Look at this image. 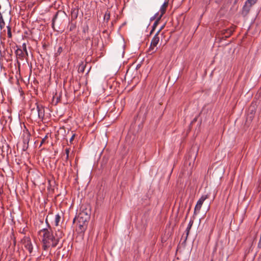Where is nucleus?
<instances>
[{
  "mask_svg": "<svg viewBox=\"0 0 261 261\" xmlns=\"http://www.w3.org/2000/svg\"><path fill=\"white\" fill-rule=\"evenodd\" d=\"M5 27V22L3 19L2 14L0 13V29L1 30L4 29Z\"/></svg>",
  "mask_w": 261,
  "mask_h": 261,
  "instance_id": "dca6fc26",
  "label": "nucleus"
},
{
  "mask_svg": "<svg viewBox=\"0 0 261 261\" xmlns=\"http://www.w3.org/2000/svg\"><path fill=\"white\" fill-rule=\"evenodd\" d=\"M223 31L224 32L223 34L225 35L226 37H228L232 34L233 32L234 31V29L233 28H230L225 30Z\"/></svg>",
  "mask_w": 261,
  "mask_h": 261,
  "instance_id": "4468645a",
  "label": "nucleus"
},
{
  "mask_svg": "<svg viewBox=\"0 0 261 261\" xmlns=\"http://www.w3.org/2000/svg\"><path fill=\"white\" fill-rule=\"evenodd\" d=\"M196 158V155L194 156H188L185 162V166L187 167V170L188 173H191L192 172Z\"/></svg>",
  "mask_w": 261,
  "mask_h": 261,
  "instance_id": "20e7f679",
  "label": "nucleus"
},
{
  "mask_svg": "<svg viewBox=\"0 0 261 261\" xmlns=\"http://www.w3.org/2000/svg\"><path fill=\"white\" fill-rule=\"evenodd\" d=\"M190 208H189V209L188 210V213H187V215H186V219L187 218V216H188V213H189V211H190Z\"/></svg>",
  "mask_w": 261,
  "mask_h": 261,
  "instance_id": "2f4dec72",
  "label": "nucleus"
},
{
  "mask_svg": "<svg viewBox=\"0 0 261 261\" xmlns=\"http://www.w3.org/2000/svg\"><path fill=\"white\" fill-rule=\"evenodd\" d=\"M62 50H63L62 47L61 46H60L58 48L57 53L59 54H60L62 53Z\"/></svg>",
  "mask_w": 261,
  "mask_h": 261,
  "instance_id": "bb28decb",
  "label": "nucleus"
},
{
  "mask_svg": "<svg viewBox=\"0 0 261 261\" xmlns=\"http://www.w3.org/2000/svg\"><path fill=\"white\" fill-rule=\"evenodd\" d=\"M207 198L208 196L207 195H202L198 200L194 208V215H196L199 213L203 202Z\"/></svg>",
  "mask_w": 261,
  "mask_h": 261,
  "instance_id": "39448f33",
  "label": "nucleus"
},
{
  "mask_svg": "<svg viewBox=\"0 0 261 261\" xmlns=\"http://www.w3.org/2000/svg\"><path fill=\"white\" fill-rule=\"evenodd\" d=\"M39 234L42 236L43 248L44 250H47L50 246L55 247L58 244L60 240L63 237V233L58 230L54 236L51 231L47 228L41 229L39 232Z\"/></svg>",
  "mask_w": 261,
  "mask_h": 261,
  "instance_id": "f257e3e1",
  "label": "nucleus"
},
{
  "mask_svg": "<svg viewBox=\"0 0 261 261\" xmlns=\"http://www.w3.org/2000/svg\"><path fill=\"white\" fill-rule=\"evenodd\" d=\"M15 54L17 58L22 60L24 58L25 53H24L23 50L20 48H18L15 51Z\"/></svg>",
  "mask_w": 261,
  "mask_h": 261,
  "instance_id": "f8f14e48",
  "label": "nucleus"
},
{
  "mask_svg": "<svg viewBox=\"0 0 261 261\" xmlns=\"http://www.w3.org/2000/svg\"><path fill=\"white\" fill-rule=\"evenodd\" d=\"M74 136H75V135H73L71 137V138L70 139V142H71L72 141V140L74 139Z\"/></svg>",
  "mask_w": 261,
  "mask_h": 261,
  "instance_id": "c756f323",
  "label": "nucleus"
},
{
  "mask_svg": "<svg viewBox=\"0 0 261 261\" xmlns=\"http://www.w3.org/2000/svg\"><path fill=\"white\" fill-rule=\"evenodd\" d=\"M162 17L161 16H159L157 19L155 20V21H154L153 25H152V30L151 31H150V34H151L153 31L154 30H155V28L156 27V26L158 25L160 20H161Z\"/></svg>",
  "mask_w": 261,
  "mask_h": 261,
  "instance_id": "2eb2a0df",
  "label": "nucleus"
},
{
  "mask_svg": "<svg viewBox=\"0 0 261 261\" xmlns=\"http://www.w3.org/2000/svg\"><path fill=\"white\" fill-rule=\"evenodd\" d=\"M164 25H163L161 27V28L158 31V32H159V35L160 34L161 31H162V30L163 29Z\"/></svg>",
  "mask_w": 261,
  "mask_h": 261,
  "instance_id": "c85d7f7f",
  "label": "nucleus"
},
{
  "mask_svg": "<svg viewBox=\"0 0 261 261\" xmlns=\"http://www.w3.org/2000/svg\"><path fill=\"white\" fill-rule=\"evenodd\" d=\"M186 171L188 172V171L187 170H185V171ZM187 173H188V174H190V173H188V172H187Z\"/></svg>",
  "mask_w": 261,
  "mask_h": 261,
  "instance_id": "473e14b6",
  "label": "nucleus"
},
{
  "mask_svg": "<svg viewBox=\"0 0 261 261\" xmlns=\"http://www.w3.org/2000/svg\"><path fill=\"white\" fill-rule=\"evenodd\" d=\"M251 7V6L245 3L242 10V15H243L244 16H246L249 13Z\"/></svg>",
  "mask_w": 261,
  "mask_h": 261,
  "instance_id": "1a4fd4ad",
  "label": "nucleus"
},
{
  "mask_svg": "<svg viewBox=\"0 0 261 261\" xmlns=\"http://www.w3.org/2000/svg\"><path fill=\"white\" fill-rule=\"evenodd\" d=\"M48 134L46 135L42 139L41 142V143H40V146H41L42 144L46 143V140L48 139Z\"/></svg>",
  "mask_w": 261,
  "mask_h": 261,
  "instance_id": "4be33fe9",
  "label": "nucleus"
},
{
  "mask_svg": "<svg viewBox=\"0 0 261 261\" xmlns=\"http://www.w3.org/2000/svg\"><path fill=\"white\" fill-rule=\"evenodd\" d=\"M22 50L23 51H24L26 55L28 56V51H27V45H26L25 43L22 44Z\"/></svg>",
  "mask_w": 261,
  "mask_h": 261,
  "instance_id": "5701e85b",
  "label": "nucleus"
},
{
  "mask_svg": "<svg viewBox=\"0 0 261 261\" xmlns=\"http://www.w3.org/2000/svg\"><path fill=\"white\" fill-rule=\"evenodd\" d=\"M160 41L159 32H157L151 40L150 45L149 47L148 52L150 54H152L156 52L158 48L156 47Z\"/></svg>",
  "mask_w": 261,
  "mask_h": 261,
  "instance_id": "7ed1b4c3",
  "label": "nucleus"
},
{
  "mask_svg": "<svg viewBox=\"0 0 261 261\" xmlns=\"http://www.w3.org/2000/svg\"><path fill=\"white\" fill-rule=\"evenodd\" d=\"M45 222H46V223L47 224L48 226L49 227H50V226H49V224H48V220H47V218H46V219H45Z\"/></svg>",
  "mask_w": 261,
  "mask_h": 261,
  "instance_id": "7c9ffc66",
  "label": "nucleus"
},
{
  "mask_svg": "<svg viewBox=\"0 0 261 261\" xmlns=\"http://www.w3.org/2000/svg\"><path fill=\"white\" fill-rule=\"evenodd\" d=\"M258 247L261 248V237L260 238L259 241L258 242Z\"/></svg>",
  "mask_w": 261,
  "mask_h": 261,
  "instance_id": "cd10ccee",
  "label": "nucleus"
},
{
  "mask_svg": "<svg viewBox=\"0 0 261 261\" xmlns=\"http://www.w3.org/2000/svg\"><path fill=\"white\" fill-rule=\"evenodd\" d=\"M7 35L8 38H11L12 37L11 28L10 25L7 26Z\"/></svg>",
  "mask_w": 261,
  "mask_h": 261,
  "instance_id": "aec40b11",
  "label": "nucleus"
},
{
  "mask_svg": "<svg viewBox=\"0 0 261 261\" xmlns=\"http://www.w3.org/2000/svg\"><path fill=\"white\" fill-rule=\"evenodd\" d=\"M3 32L5 33V32H6V30H3Z\"/></svg>",
  "mask_w": 261,
  "mask_h": 261,
  "instance_id": "72a5a7b5",
  "label": "nucleus"
},
{
  "mask_svg": "<svg viewBox=\"0 0 261 261\" xmlns=\"http://www.w3.org/2000/svg\"><path fill=\"white\" fill-rule=\"evenodd\" d=\"M61 221V216L60 214H57L55 215L54 220V224L55 226H58L59 225L60 222Z\"/></svg>",
  "mask_w": 261,
  "mask_h": 261,
  "instance_id": "ddd939ff",
  "label": "nucleus"
},
{
  "mask_svg": "<svg viewBox=\"0 0 261 261\" xmlns=\"http://www.w3.org/2000/svg\"><path fill=\"white\" fill-rule=\"evenodd\" d=\"M110 18V12L107 10L104 15V20L108 22Z\"/></svg>",
  "mask_w": 261,
  "mask_h": 261,
  "instance_id": "a211bd4d",
  "label": "nucleus"
},
{
  "mask_svg": "<svg viewBox=\"0 0 261 261\" xmlns=\"http://www.w3.org/2000/svg\"><path fill=\"white\" fill-rule=\"evenodd\" d=\"M36 109L38 112V118L41 120H43L44 117L45 111L44 107L41 104L36 102Z\"/></svg>",
  "mask_w": 261,
  "mask_h": 261,
  "instance_id": "6e6552de",
  "label": "nucleus"
},
{
  "mask_svg": "<svg viewBox=\"0 0 261 261\" xmlns=\"http://www.w3.org/2000/svg\"><path fill=\"white\" fill-rule=\"evenodd\" d=\"M195 215H194L193 216V218L191 219V220H190L189 222V224L188 225V226L186 228V240L187 239L189 234V233H190V229L193 224V223H194V220L195 219Z\"/></svg>",
  "mask_w": 261,
  "mask_h": 261,
  "instance_id": "9d476101",
  "label": "nucleus"
},
{
  "mask_svg": "<svg viewBox=\"0 0 261 261\" xmlns=\"http://www.w3.org/2000/svg\"><path fill=\"white\" fill-rule=\"evenodd\" d=\"M159 12H157L155 14V15L153 16L150 18V20L152 21L155 19H156L159 16Z\"/></svg>",
  "mask_w": 261,
  "mask_h": 261,
  "instance_id": "b1692460",
  "label": "nucleus"
},
{
  "mask_svg": "<svg viewBox=\"0 0 261 261\" xmlns=\"http://www.w3.org/2000/svg\"><path fill=\"white\" fill-rule=\"evenodd\" d=\"M78 12H79L78 9H74L72 10V11L71 12L72 17H74V18H76L77 17V15H78Z\"/></svg>",
  "mask_w": 261,
  "mask_h": 261,
  "instance_id": "f3484780",
  "label": "nucleus"
},
{
  "mask_svg": "<svg viewBox=\"0 0 261 261\" xmlns=\"http://www.w3.org/2000/svg\"><path fill=\"white\" fill-rule=\"evenodd\" d=\"M57 14H56V15L54 16V18H53V20H52V27H53V28H54V25H55V19L57 18Z\"/></svg>",
  "mask_w": 261,
  "mask_h": 261,
  "instance_id": "a878e982",
  "label": "nucleus"
},
{
  "mask_svg": "<svg viewBox=\"0 0 261 261\" xmlns=\"http://www.w3.org/2000/svg\"><path fill=\"white\" fill-rule=\"evenodd\" d=\"M22 243L24 248L28 250L30 253H31L33 251V245L29 238L25 237L22 240Z\"/></svg>",
  "mask_w": 261,
  "mask_h": 261,
  "instance_id": "0eeeda50",
  "label": "nucleus"
},
{
  "mask_svg": "<svg viewBox=\"0 0 261 261\" xmlns=\"http://www.w3.org/2000/svg\"><path fill=\"white\" fill-rule=\"evenodd\" d=\"M77 220V226L76 228V231L79 233H84L87 229V226L88 224L89 221H85L84 219L76 218ZM76 220V218H74L73 222L74 223Z\"/></svg>",
  "mask_w": 261,
  "mask_h": 261,
  "instance_id": "f03ea898",
  "label": "nucleus"
},
{
  "mask_svg": "<svg viewBox=\"0 0 261 261\" xmlns=\"http://www.w3.org/2000/svg\"><path fill=\"white\" fill-rule=\"evenodd\" d=\"M76 218L84 219L85 221H89L90 218V212L87 208L83 209Z\"/></svg>",
  "mask_w": 261,
  "mask_h": 261,
  "instance_id": "423d86ee",
  "label": "nucleus"
},
{
  "mask_svg": "<svg viewBox=\"0 0 261 261\" xmlns=\"http://www.w3.org/2000/svg\"><path fill=\"white\" fill-rule=\"evenodd\" d=\"M69 152H70V148H66L65 149V155H66V159H65V160L67 162L68 159H69Z\"/></svg>",
  "mask_w": 261,
  "mask_h": 261,
  "instance_id": "6ab92c4d",
  "label": "nucleus"
},
{
  "mask_svg": "<svg viewBox=\"0 0 261 261\" xmlns=\"http://www.w3.org/2000/svg\"><path fill=\"white\" fill-rule=\"evenodd\" d=\"M85 65L84 64H81L80 65L79 70H80L81 72H84L85 69Z\"/></svg>",
  "mask_w": 261,
  "mask_h": 261,
  "instance_id": "393cba45",
  "label": "nucleus"
},
{
  "mask_svg": "<svg viewBox=\"0 0 261 261\" xmlns=\"http://www.w3.org/2000/svg\"><path fill=\"white\" fill-rule=\"evenodd\" d=\"M257 0H247L245 3L249 5L252 6L256 4Z\"/></svg>",
  "mask_w": 261,
  "mask_h": 261,
  "instance_id": "412c9836",
  "label": "nucleus"
},
{
  "mask_svg": "<svg viewBox=\"0 0 261 261\" xmlns=\"http://www.w3.org/2000/svg\"><path fill=\"white\" fill-rule=\"evenodd\" d=\"M168 5V2H165L162 5V6L160 8V11H159V16L162 17L163 15L165 14L166 11V9Z\"/></svg>",
  "mask_w": 261,
  "mask_h": 261,
  "instance_id": "9b49d317",
  "label": "nucleus"
}]
</instances>
